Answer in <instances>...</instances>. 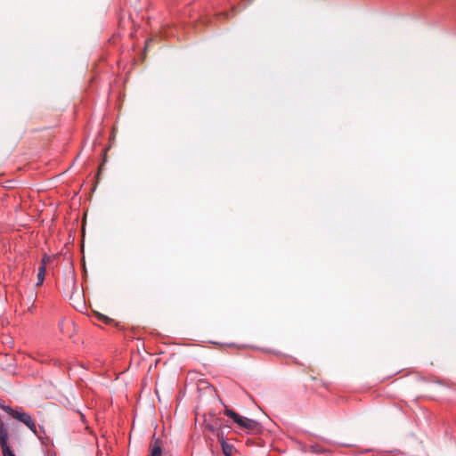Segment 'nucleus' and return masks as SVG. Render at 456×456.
Masks as SVG:
<instances>
[{"mask_svg":"<svg viewBox=\"0 0 456 456\" xmlns=\"http://www.w3.org/2000/svg\"><path fill=\"white\" fill-rule=\"evenodd\" d=\"M208 428L217 437L218 442L223 444L225 441L224 433L223 429L219 427L217 421L215 422L214 425H208Z\"/></svg>","mask_w":456,"mask_h":456,"instance_id":"7ed1b4c3","label":"nucleus"},{"mask_svg":"<svg viewBox=\"0 0 456 456\" xmlns=\"http://www.w3.org/2000/svg\"><path fill=\"white\" fill-rule=\"evenodd\" d=\"M40 440L42 439V436L39 435L36 423L34 420H32L28 426H27Z\"/></svg>","mask_w":456,"mask_h":456,"instance_id":"1a4fd4ad","label":"nucleus"},{"mask_svg":"<svg viewBox=\"0 0 456 456\" xmlns=\"http://www.w3.org/2000/svg\"><path fill=\"white\" fill-rule=\"evenodd\" d=\"M0 446L2 448L3 456H15L8 445V439H4V443L0 442Z\"/></svg>","mask_w":456,"mask_h":456,"instance_id":"0eeeda50","label":"nucleus"},{"mask_svg":"<svg viewBox=\"0 0 456 456\" xmlns=\"http://www.w3.org/2000/svg\"><path fill=\"white\" fill-rule=\"evenodd\" d=\"M15 419L22 422L25 426H28L33 420L28 413L23 411H19V413H16Z\"/></svg>","mask_w":456,"mask_h":456,"instance_id":"39448f33","label":"nucleus"},{"mask_svg":"<svg viewBox=\"0 0 456 456\" xmlns=\"http://www.w3.org/2000/svg\"><path fill=\"white\" fill-rule=\"evenodd\" d=\"M40 430L44 433L45 430H44V428L43 427H40Z\"/></svg>","mask_w":456,"mask_h":456,"instance_id":"9b49d317","label":"nucleus"},{"mask_svg":"<svg viewBox=\"0 0 456 456\" xmlns=\"http://www.w3.org/2000/svg\"><path fill=\"white\" fill-rule=\"evenodd\" d=\"M49 260V257L45 255L41 260L40 265L38 267L37 272V281L36 283L37 286H41L45 281V276L46 273V264Z\"/></svg>","mask_w":456,"mask_h":456,"instance_id":"f03ea898","label":"nucleus"},{"mask_svg":"<svg viewBox=\"0 0 456 456\" xmlns=\"http://www.w3.org/2000/svg\"><path fill=\"white\" fill-rule=\"evenodd\" d=\"M221 447H222L223 453L225 456H232V454L235 451L234 446L232 444H228L227 442H224L223 444H221Z\"/></svg>","mask_w":456,"mask_h":456,"instance_id":"423d86ee","label":"nucleus"},{"mask_svg":"<svg viewBox=\"0 0 456 456\" xmlns=\"http://www.w3.org/2000/svg\"><path fill=\"white\" fill-rule=\"evenodd\" d=\"M151 456H167L162 452L161 442L159 439L152 441L150 446Z\"/></svg>","mask_w":456,"mask_h":456,"instance_id":"20e7f679","label":"nucleus"},{"mask_svg":"<svg viewBox=\"0 0 456 456\" xmlns=\"http://www.w3.org/2000/svg\"><path fill=\"white\" fill-rule=\"evenodd\" d=\"M1 408L9 415H11L12 418L15 419L16 413H19V411L13 410L11 406L8 405H3Z\"/></svg>","mask_w":456,"mask_h":456,"instance_id":"6e6552de","label":"nucleus"},{"mask_svg":"<svg viewBox=\"0 0 456 456\" xmlns=\"http://www.w3.org/2000/svg\"><path fill=\"white\" fill-rule=\"evenodd\" d=\"M224 414L231 418L240 428L243 429L253 431L258 426V423L256 420L240 416L231 409H225Z\"/></svg>","mask_w":456,"mask_h":456,"instance_id":"f257e3e1","label":"nucleus"},{"mask_svg":"<svg viewBox=\"0 0 456 456\" xmlns=\"http://www.w3.org/2000/svg\"><path fill=\"white\" fill-rule=\"evenodd\" d=\"M97 319L104 323H110L112 321L110 318L102 314H97Z\"/></svg>","mask_w":456,"mask_h":456,"instance_id":"9d476101","label":"nucleus"}]
</instances>
